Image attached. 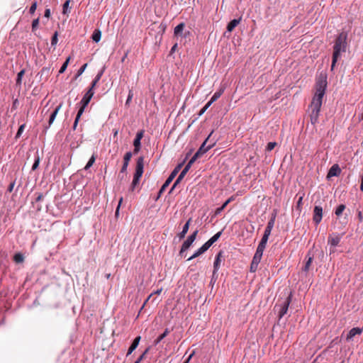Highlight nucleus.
Returning a JSON list of instances; mask_svg holds the SVG:
<instances>
[{"instance_id":"nucleus-1","label":"nucleus","mask_w":363,"mask_h":363,"mask_svg":"<svg viewBox=\"0 0 363 363\" xmlns=\"http://www.w3.org/2000/svg\"><path fill=\"white\" fill-rule=\"evenodd\" d=\"M326 86L327 77L325 74H320L317 79L315 84V93L309 107L310 121L311 124L313 125L318 123L323 98L325 93Z\"/></svg>"},{"instance_id":"nucleus-2","label":"nucleus","mask_w":363,"mask_h":363,"mask_svg":"<svg viewBox=\"0 0 363 363\" xmlns=\"http://www.w3.org/2000/svg\"><path fill=\"white\" fill-rule=\"evenodd\" d=\"M347 35L345 32L340 33L335 41L333 46V53L332 58L331 71H333L335 67V64L340 57L341 52H345L347 48Z\"/></svg>"},{"instance_id":"nucleus-3","label":"nucleus","mask_w":363,"mask_h":363,"mask_svg":"<svg viewBox=\"0 0 363 363\" xmlns=\"http://www.w3.org/2000/svg\"><path fill=\"white\" fill-rule=\"evenodd\" d=\"M144 169V157H139L137 160L135 172L134 174L133 179L131 184V189L133 190L134 188L138 185L140 182V179L143 175Z\"/></svg>"},{"instance_id":"nucleus-4","label":"nucleus","mask_w":363,"mask_h":363,"mask_svg":"<svg viewBox=\"0 0 363 363\" xmlns=\"http://www.w3.org/2000/svg\"><path fill=\"white\" fill-rule=\"evenodd\" d=\"M213 132L211 133V134L208 135V137L204 140V142L202 143L199 149L197 150V152L194 154V155L191 158V162H194L199 158L201 155H203L204 153H206L208 150H210L214 145L215 143L208 145L206 146V143L211 135H212Z\"/></svg>"},{"instance_id":"nucleus-5","label":"nucleus","mask_w":363,"mask_h":363,"mask_svg":"<svg viewBox=\"0 0 363 363\" xmlns=\"http://www.w3.org/2000/svg\"><path fill=\"white\" fill-rule=\"evenodd\" d=\"M183 165V163H181V164H179L171 172L170 175L169 176V177L167 179V180L165 181V182L163 184V185L162 186L161 189H160V191H159V196L165 191V189L169 186V185L171 184V182H172V180L175 178V177L177 176V174H178L179 171L180 170V169L182 168Z\"/></svg>"},{"instance_id":"nucleus-6","label":"nucleus","mask_w":363,"mask_h":363,"mask_svg":"<svg viewBox=\"0 0 363 363\" xmlns=\"http://www.w3.org/2000/svg\"><path fill=\"white\" fill-rule=\"evenodd\" d=\"M291 302V296H288L281 303L277 304L274 308H278L279 310V318L281 319L285 314H286L289 306Z\"/></svg>"},{"instance_id":"nucleus-7","label":"nucleus","mask_w":363,"mask_h":363,"mask_svg":"<svg viewBox=\"0 0 363 363\" xmlns=\"http://www.w3.org/2000/svg\"><path fill=\"white\" fill-rule=\"evenodd\" d=\"M94 91H91V90H88L86 92V94H84V96H83L82 99L81 100V101L79 103L80 108L78 111V112H79V113H84L85 108L87 106V105L90 102L92 96H94Z\"/></svg>"},{"instance_id":"nucleus-8","label":"nucleus","mask_w":363,"mask_h":363,"mask_svg":"<svg viewBox=\"0 0 363 363\" xmlns=\"http://www.w3.org/2000/svg\"><path fill=\"white\" fill-rule=\"evenodd\" d=\"M199 233L198 230H196L191 235H189L187 239L183 242L181 250L179 251V255H182L183 252L186 251L191 244L194 242L196 238V235Z\"/></svg>"},{"instance_id":"nucleus-9","label":"nucleus","mask_w":363,"mask_h":363,"mask_svg":"<svg viewBox=\"0 0 363 363\" xmlns=\"http://www.w3.org/2000/svg\"><path fill=\"white\" fill-rule=\"evenodd\" d=\"M194 164V162H191V160L189 161L187 164L185 166V167L183 169V170L181 172L180 174L174 182L173 186H172L169 193L172 192L174 189L176 187V186L180 183V182L183 179V178L185 177L189 169L191 168V165Z\"/></svg>"},{"instance_id":"nucleus-10","label":"nucleus","mask_w":363,"mask_h":363,"mask_svg":"<svg viewBox=\"0 0 363 363\" xmlns=\"http://www.w3.org/2000/svg\"><path fill=\"white\" fill-rule=\"evenodd\" d=\"M323 218V208L320 206H315L313 208V222L318 225L320 223Z\"/></svg>"},{"instance_id":"nucleus-11","label":"nucleus","mask_w":363,"mask_h":363,"mask_svg":"<svg viewBox=\"0 0 363 363\" xmlns=\"http://www.w3.org/2000/svg\"><path fill=\"white\" fill-rule=\"evenodd\" d=\"M362 332H363L362 328H352L347 335L346 340L347 342L351 341L355 335H359L362 333Z\"/></svg>"},{"instance_id":"nucleus-12","label":"nucleus","mask_w":363,"mask_h":363,"mask_svg":"<svg viewBox=\"0 0 363 363\" xmlns=\"http://www.w3.org/2000/svg\"><path fill=\"white\" fill-rule=\"evenodd\" d=\"M132 155H133V154L131 152H128L125 154L124 157H123V166L121 169V173H124L126 172L129 162L132 157Z\"/></svg>"},{"instance_id":"nucleus-13","label":"nucleus","mask_w":363,"mask_h":363,"mask_svg":"<svg viewBox=\"0 0 363 363\" xmlns=\"http://www.w3.org/2000/svg\"><path fill=\"white\" fill-rule=\"evenodd\" d=\"M276 216H277L276 213H274L272 215L271 218L269 219V220L267 223V225L264 230V233H267V235H270L274 225Z\"/></svg>"},{"instance_id":"nucleus-14","label":"nucleus","mask_w":363,"mask_h":363,"mask_svg":"<svg viewBox=\"0 0 363 363\" xmlns=\"http://www.w3.org/2000/svg\"><path fill=\"white\" fill-rule=\"evenodd\" d=\"M340 172H341V169L340 168L338 164H333L329 169L327 177L330 178L332 177H337L340 174Z\"/></svg>"},{"instance_id":"nucleus-15","label":"nucleus","mask_w":363,"mask_h":363,"mask_svg":"<svg viewBox=\"0 0 363 363\" xmlns=\"http://www.w3.org/2000/svg\"><path fill=\"white\" fill-rule=\"evenodd\" d=\"M341 238L342 236L338 234L333 235V236H329L328 244L330 245L331 247H335L340 243Z\"/></svg>"},{"instance_id":"nucleus-16","label":"nucleus","mask_w":363,"mask_h":363,"mask_svg":"<svg viewBox=\"0 0 363 363\" xmlns=\"http://www.w3.org/2000/svg\"><path fill=\"white\" fill-rule=\"evenodd\" d=\"M221 234H222V231L218 232L204 244L206 245V247L208 248H209L214 242H216L219 239Z\"/></svg>"},{"instance_id":"nucleus-17","label":"nucleus","mask_w":363,"mask_h":363,"mask_svg":"<svg viewBox=\"0 0 363 363\" xmlns=\"http://www.w3.org/2000/svg\"><path fill=\"white\" fill-rule=\"evenodd\" d=\"M208 247H206V245L205 244H203L199 249L197 250L196 252H194V254L191 256L188 260H191L199 256H200L201 255H202L203 253H204L206 250H208Z\"/></svg>"},{"instance_id":"nucleus-18","label":"nucleus","mask_w":363,"mask_h":363,"mask_svg":"<svg viewBox=\"0 0 363 363\" xmlns=\"http://www.w3.org/2000/svg\"><path fill=\"white\" fill-rule=\"evenodd\" d=\"M221 256H222V252H219L216 257V259H215V261L213 263V275L216 273V272L218 270V269L220 267V262H221V259H220Z\"/></svg>"},{"instance_id":"nucleus-19","label":"nucleus","mask_w":363,"mask_h":363,"mask_svg":"<svg viewBox=\"0 0 363 363\" xmlns=\"http://www.w3.org/2000/svg\"><path fill=\"white\" fill-rule=\"evenodd\" d=\"M140 340V336H138L134 339L133 342H132L130 347H129V349L128 350L127 356L130 355L137 348V347L139 345Z\"/></svg>"},{"instance_id":"nucleus-20","label":"nucleus","mask_w":363,"mask_h":363,"mask_svg":"<svg viewBox=\"0 0 363 363\" xmlns=\"http://www.w3.org/2000/svg\"><path fill=\"white\" fill-rule=\"evenodd\" d=\"M240 21L241 18L232 20L227 26V30L228 32H232L233 29L240 23Z\"/></svg>"},{"instance_id":"nucleus-21","label":"nucleus","mask_w":363,"mask_h":363,"mask_svg":"<svg viewBox=\"0 0 363 363\" xmlns=\"http://www.w3.org/2000/svg\"><path fill=\"white\" fill-rule=\"evenodd\" d=\"M223 91H224V88L223 87L220 88L219 90L216 91L213 94V95L212 96V97L209 101L211 102V104H213L214 101H216L220 97V96L223 94Z\"/></svg>"},{"instance_id":"nucleus-22","label":"nucleus","mask_w":363,"mask_h":363,"mask_svg":"<svg viewBox=\"0 0 363 363\" xmlns=\"http://www.w3.org/2000/svg\"><path fill=\"white\" fill-rule=\"evenodd\" d=\"M143 137V130H140L137 133L135 138L133 141L134 146H141L140 140Z\"/></svg>"},{"instance_id":"nucleus-23","label":"nucleus","mask_w":363,"mask_h":363,"mask_svg":"<svg viewBox=\"0 0 363 363\" xmlns=\"http://www.w3.org/2000/svg\"><path fill=\"white\" fill-rule=\"evenodd\" d=\"M185 27V24L184 23H181L179 25H177L174 30V34L176 36L180 35L184 30V28Z\"/></svg>"},{"instance_id":"nucleus-24","label":"nucleus","mask_w":363,"mask_h":363,"mask_svg":"<svg viewBox=\"0 0 363 363\" xmlns=\"http://www.w3.org/2000/svg\"><path fill=\"white\" fill-rule=\"evenodd\" d=\"M234 200V197L233 196H231L230 197L227 201H225V202L219 208H218L216 210V214H219L223 210L224 208L227 206V205L231 202L232 201Z\"/></svg>"},{"instance_id":"nucleus-25","label":"nucleus","mask_w":363,"mask_h":363,"mask_svg":"<svg viewBox=\"0 0 363 363\" xmlns=\"http://www.w3.org/2000/svg\"><path fill=\"white\" fill-rule=\"evenodd\" d=\"M101 37V31L99 29H96L92 34L91 38L94 42L98 43L100 41Z\"/></svg>"},{"instance_id":"nucleus-26","label":"nucleus","mask_w":363,"mask_h":363,"mask_svg":"<svg viewBox=\"0 0 363 363\" xmlns=\"http://www.w3.org/2000/svg\"><path fill=\"white\" fill-rule=\"evenodd\" d=\"M60 108H61V104H60L58 106H57L56 108L55 109V111L51 113V115L50 116V119H49V125H50L55 121V117H56L59 110L60 109Z\"/></svg>"},{"instance_id":"nucleus-27","label":"nucleus","mask_w":363,"mask_h":363,"mask_svg":"<svg viewBox=\"0 0 363 363\" xmlns=\"http://www.w3.org/2000/svg\"><path fill=\"white\" fill-rule=\"evenodd\" d=\"M169 330L167 328L165 329V330L164 331V333L162 334H161L155 340V345H157L159 342H160L168 334H169Z\"/></svg>"},{"instance_id":"nucleus-28","label":"nucleus","mask_w":363,"mask_h":363,"mask_svg":"<svg viewBox=\"0 0 363 363\" xmlns=\"http://www.w3.org/2000/svg\"><path fill=\"white\" fill-rule=\"evenodd\" d=\"M345 208H346V206L345 204L339 205L335 210V215L337 216H340L342 213V212L345 211Z\"/></svg>"},{"instance_id":"nucleus-29","label":"nucleus","mask_w":363,"mask_h":363,"mask_svg":"<svg viewBox=\"0 0 363 363\" xmlns=\"http://www.w3.org/2000/svg\"><path fill=\"white\" fill-rule=\"evenodd\" d=\"M13 259L16 263H21L23 262V256L21 253H17L14 255Z\"/></svg>"},{"instance_id":"nucleus-30","label":"nucleus","mask_w":363,"mask_h":363,"mask_svg":"<svg viewBox=\"0 0 363 363\" xmlns=\"http://www.w3.org/2000/svg\"><path fill=\"white\" fill-rule=\"evenodd\" d=\"M95 160H96V157L93 155L91 157V158L89 159V160L87 162L86 165L85 166L84 169L87 170L88 169H89L93 165V164L94 163Z\"/></svg>"},{"instance_id":"nucleus-31","label":"nucleus","mask_w":363,"mask_h":363,"mask_svg":"<svg viewBox=\"0 0 363 363\" xmlns=\"http://www.w3.org/2000/svg\"><path fill=\"white\" fill-rule=\"evenodd\" d=\"M269 237V235H267V233H264V235L261 239V241L259 242V244L266 247Z\"/></svg>"},{"instance_id":"nucleus-32","label":"nucleus","mask_w":363,"mask_h":363,"mask_svg":"<svg viewBox=\"0 0 363 363\" xmlns=\"http://www.w3.org/2000/svg\"><path fill=\"white\" fill-rule=\"evenodd\" d=\"M24 73H25V70L24 69H22L21 71H20L18 73L17 79H16V84L17 85H21V84L22 77H23Z\"/></svg>"},{"instance_id":"nucleus-33","label":"nucleus","mask_w":363,"mask_h":363,"mask_svg":"<svg viewBox=\"0 0 363 363\" xmlns=\"http://www.w3.org/2000/svg\"><path fill=\"white\" fill-rule=\"evenodd\" d=\"M259 263V262H258L257 261L255 262V260L252 259V263L250 264V271L252 272H255L257 270Z\"/></svg>"},{"instance_id":"nucleus-34","label":"nucleus","mask_w":363,"mask_h":363,"mask_svg":"<svg viewBox=\"0 0 363 363\" xmlns=\"http://www.w3.org/2000/svg\"><path fill=\"white\" fill-rule=\"evenodd\" d=\"M39 164H40V157L38 155H37L35 157V162H34V163H33V164L32 166L31 169L33 171H35L38 167Z\"/></svg>"},{"instance_id":"nucleus-35","label":"nucleus","mask_w":363,"mask_h":363,"mask_svg":"<svg viewBox=\"0 0 363 363\" xmlns=\"http://www.w3.org/2000/svg\"><path fill=\"white\" fill-rule=\"evenodd\" d=\"M69 60H70V57H69L65 60V62L63 63V65H62V67H61V68H60V69L59 71L60 73H63L65 71V69H66V68H67V65L69 64Z\"/></svg>"},{"instance_id":"nucleus-36","label":"nucleus","mask_w":363,"mask_h":363,"mask_svg":"<svg viewBox=\"0 0 363 363\" xmlns=\"http://www.w3.org/2000/svg\"><path fill=\"white\" fill-rule=\"evenodd\" d=\"M191 222V218H189V220L186 221V223L183 226L182 231H184L185 233H187Z\"/></svg>"},{"instance_id":"nucleus-37","label":"nucleus","mask_w":363,"mask_h":363,"mask_svg":"<svg viewBox=\"0 0 363 363\" xmlns=\"http://www.w3.org/2000/svg\"><path fill=\"white\" fill-rule=\"evenodd\" d=\"M148 351H149V348H147L134 363H140L141 361L145 358V357L147 354V353L148 352Z\"/></svg>"},{"instance_id":"nucleus-38","label":"nucleus","mask_w":363,"mask_h":363,"mask_svg":"<svg viewBox=\"0 0 363 363\" xmlns=\"http://www.w3.org/2000/svg\"><path fill=\"white\" fill-rule=\"evenodd\" d=\"M58 34L57 32H55L51 39V45L52 46H55L57 43L58 38H57Z\"/></svg>"},{"instance_id":"nucleus-39","label":"nucleus","mask_w":363,"mask_h":363,"mask_svg":"<svg viewBox=\"0 0 363 363\" xmlns=\"http://www.w3.org/2000/svg\"><path fill=\"white\" fill-rule=\"evenodd\" d=\"M211 102L208 101L199 111V116L203 115L205 111L208 108V107L211 105Z\"/></svg>"},{"instance_id":"nucleus-40","label":"nucleus","mask_w":363,"mask_h":363,"mask_svg":"<svg viewBox=\"0 0 363 363\" xmlns=\"http://www.w3.org/2000/svg\"><path fill=\"white\" fill-rule=\"evenodd\" d=\"M133 97V92L132 90H129L128 96L127 100L125 101V106H129Z\"/></svg>"},{"instance_id":"nucleus-41","label":"nucleus","mask_w":363,"mask_h":363,"mask_svg":"<svg viewBox=\"0 0 363 363\" xmlns=\"http://www.w3.org/2000/svg\"><path fill=\"white\" fill-rule=\"evenodd\" d=\"M276 145H277V143L269 142L266 147V150L267 151H272L275 147Z\"/></svg>"},{"instance_id":"nucleus-42","label":"nucleus","mask_w":363,"mask_h":363,"mask_svg":"<svg viewBox=\"0 0 363 363\" xmlns=\"http://www.w3.org/2000/svg\"><path fill=\"white\" fill-rule=\"evenodd\" d=\"M38 24H39V18H37L33 21V23H32V30L33 31H34L35 30H36L38 28Z\"/></svg>"},{"instance_id":"nucleus-43","label":"nucleus","mask_w":363,"mask_h":363,"mask_svg":"<svg viewBox=\"0 0 363 363\" xmlns=\"http://www.w3.org/2000/svg\"><path fill=\"white\" fill-rule=\"evenodd\" d=\"M83 113H79V112L77 113V116H76V118L74 120V124H73V129L75 130L77 126V124H78V122L80 119V117L82 115Z\"/></svg>"},{"instance_id":"nucleus-44","label":"nucleus","mask_w":363,"mask_h":363,"mask_svg":"<svg viewBox=\"0 0 363 363\" xmlns=\"http://www.w3.org/2000/svg\"><path fill=\"white\" fill-rule=\"evenodd\" d=\"M70 0H67L63 4V11L62 13L66 14L67 13V9L69 6Z\"/></svg>"},{"instance_id":"nucleus-45","label":"nucleus","mask_w":363,"mask_h":363,"mask_svg":"<svg viewBox=\"0 0 363 363\" xmlns=\"http://www.w3.org/2000/svg\"><path fill=\"white\" fill-rule=\"evenodd\" d=\"M24 128H25V125L24 124L21 125L19 127V128H18V130L17 131V133L16 135V138H19L21 136V135L22 134V133H23V131L24 130Z\"/></svg>"},{"instance_id":"nucleus-46","label":"nucleus","mask_w":363,"mask_h":363,"mask_svg":"<svg viewBox=\"0 0 363 363\" xmlns=\"http://www.w3.org/2000/svg\"><path fill=\"white\" fill-rule=\"evenodd\" d=\"M312 260H313V258L312 257H309L308 261L306 262L305 266H304V268H303V270L304 271H308L309 267H310V265L312 262Z\"/></svg>"},{"instance_id":"nucleus-47","label":"nucleus","mask_w":363,"mask_h":363,"mask_svg":"<svg viewBox=\"0 0 363 363\" xmlns=\"http://www.w3.org/2000/svg\"><path fill=\"white\" fill-rule=\"evenodd\" d=\"M262 257V255L261 254H259L258 252H256L252 259L255 260V262L257 261L258 262H260Z\"/></svg>"},{"instance_id":"nucleus-48","label":"nucleus","mask_w":363,"mask_h":363,"mask_svg":"<svg viewBox=\"0 0 363 363\" xmlns=\"http://www.w3.org/2000/svg\"><path fill=\"white\" fill-rule=\"evenodd\" d=\"M36 9H37V2H36V1H34V2L32 4V5H31V6H30V8L29 12H30L31 14H33V13H34V12L35 11Z\"/></svg>"},{"instance_id":"nucleus-49","label":"nucleus","mask_w":363,"mask_h":363,"mask_svg":"<svg viewBox=\"0 0 363 363\" xmlns=\"http://www.w3.org/2000/svg\"><path fill=\"white\" fill-rule=\"evenodd\" d=\"M265 247H266L259 244L258 246H257L256 252H258L259 254H261L262 255H263V252H264Z\"/></svg>"},{"instance_id":"nucleus-50","label":"nucleus","mask_w":363,"mask_h":363,"mask_svg":"<svg viewBox=\"0 0 363 363\" xmlns=\"http://www.w3.org/2000/svg\"><path fill=\"white\" fill-rule=\"evenodd\" d=\"M265 247H266L259 244L258 246H257L256 252H258L259 254H261L262 255H263V252H264Z\"/></svg>"},{"instance_id":"nucleus-51","label":"nucleus","mask_w":363,"mask_h":363,"mask_svg":"<svg viewBox=\"0 0 363 363\" xmlns=\"http://www.w3.org/2000/svg\"><path fill=\"white\" fill-rule=\"evenodd\" d=\"M303 198V194L302 196H299V198L298 199V201H297L296 208L300 209V210H301V206H302Z\"/></svg>"},{"instance_id":"nucleus-52","label":"nucleus","mask_w":363,"mask_h":363,"mask_svg":"<svg viewBox=\"0 0 363 363\" xmlns=\"http://www.w3.org/2000/svg\"><path fill=\"white\" fill-rule=\"evenodd\" d=\"M87 65L86 64H84V65H82L79 69L78 70L77 72V76H80L85 70L86 67Z\"/></svg>"},{"instance_id":"nucleus-53","label":"nucleus","mask_w":363,"mask_h":363,"mask_svg":"<svg viewBox=\"0 0 363 363\" xmlns=\"http://www.w3.org/2000/svg\"><path fill=\"white\" fill-rule=\"evenodd\" d=\"M161 292H162V289H157V291H154L153 293H152V294H151L147 297V300H146L145 303H146L147 301H148V300L152 297V296L153 294H157V295H159V294H160V293H161Z\"/></svg>"},{"instance_id":"nucleus-54","label":"nucleus","mask_w":363,"mask_h":363,"mask_svg":"<svg viewBox=\"0 0 363 363\" xmlns=\"http://www.w3.org/2000/svg\"><path fill=\"white\" fill-rule=\"evenodd\" d=\"M43 194L40 193L38 194L36 199H35V202H38V201H40L43 199Z\"/></svg>"},{"instance_id":"nucleus-55","label":"nucleus","mask_w":363,"mask_h":363,"mask_svg":"<svg viewBox=\"0 0 363 363\" xmlns=\"http://www.w3.org/2000/svg\"><path fill=\"white\" fill-rule=\"evenodd\" d=\"M97 83H98V82H96V80L94 79L91 82V85L90 88L88 90L94 91V88L95 87V86L96 85Z\"/></svg>"},{"instance_id":"nucleus-56","label":"nucleus","mask_w":363,"mask_h":363,"mask_svg":"<svg viewBox=\"0 0 363 363\" xmlns=\"http://www.w3.org/2000/svg\"><path fill=\"white\" fill-rule=\"evenodd\" d=\"M122 201H123V198H121L120 200H119V203L118 205V207H117V208L116 210V216L118 215L119 208H120V206H121Z\"/></svg>"},{"instance_id":"nucleus-57","label":"nucleus","mask_w":363,"mask_h":363,"mask_svg":"<svg viewBox=\"0 0 363 363\" xmlns=\"http://www.w3.org/2000/svg\"><path fill=\"white\" fill-rule=\"evenodd\" d=\"M102 74H103V71L98 73L97 75L95 77L94 80H96V82H99L100 80Z\"/></svg>"},{"instance_id":"nucleus-58","label":"nucleus","mask_w":363,"mask_h":363,"mask_svg":"<svg viewBox=\"0 0 363 363\" xmlns=\"http://www.w3.org/2000/svg\"><path fill=\"white\" fill-rule=\"evenodd\" d=\"M44 16L46 18H49L50 16V9H45Z\"/></svg>"},{"instance_id":"nucleus-59","label":"nucleus","mask_w":363,"mask_h":363,"mask_svg":"<svg viewBox=\"0 0 363 363\" xmlns=\"http://www.w3.org/2000/svg\"><path fill=\"white\" fill-rule=\"evenodd\" d=\"M14 185H15V182H12L10 184V185L9 186V188H8V191L9 192H11L13 191Z\"/></svg>"},{"instance_id":"nucleus-60","label":"nucleus","mask_w":363,"mask_h":363,"mask_svg":"<svg viewBox=\"0 0 363 363\" xmlns=\"http://www.w3.org/2000/svg\"><path fill=\"white\" fill-rule=\"evenodd\" d=\"M194 352H193L189 356V357L186 359V361L184 362V363H189L190 359L192 358V357L194 356Z\"/></svg>"},{"instance_id":"nucleus-61","label":"nucleus","mask_w":363,"mask_h":363,"mask_svg":"<svg viewBox=\"0 0 363 363\" xmlns=\"http://www.w3.org/2000/svg\"><path fill=\"white\" fill-rule=\"evenodd\" d=\"M186 234V233L182 230V232L179 233L178 236L179 239H183L185 237Z\"/></svg>"},{"instance_id":"nucleus-62","label":"nucleus","mask_w":363,"mask_h":363,"mask_svg":"<svg viewBox=\"0 0 363 363\" xmlns=\"http://www.w3.org/2000/svg\"><path fill=\"white\" fill-rule=\"evenodd\" d=\"M357 216H358L359 222H362L363 220V216H362V213L361 211L358 212Z\"/></svg>"},{"instance_id":"nucleus-63","label":"nucleus","mask_w":363,"mask_h":363,"mask_svg":"<svg viewBox=\"0 0 363 363\" xmlns=\"http://www.w3.org/2000/svg\"><path fill=\"white\" fill-rule=\"evenodd\" d=\"M140 150V146H134L133 153H138Z\"/></svg>"},{"instance_id":"nucleus-64","label":"nucleus","mask_w":363,"mask_h":363,"mask_svg":"<svg viewBox=\"0 0 363 363\" xmlns=\"http://www.w3.org/2000/svg\"><path fill=\"white\" fill-rule=\"evenodd\" d=\"M360 190L363 191V176L361 177Z\"/></svg>"}]
</instances>
